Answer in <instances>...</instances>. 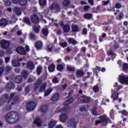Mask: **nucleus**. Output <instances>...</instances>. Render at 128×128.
Returning a JSON list of instances; mask_svg holds the SVG:
<instances>
[{
  "mask_svg": "<svg viewBox=\"0 0 128 128\" xmlns=\"http://www.w3.org/2000/svg\"><path fill=\"white\" fill-rule=\"evenodd\" d=\"M10 57H6V58H5L6 64H8V62H10Z\"/></svg>",
  "mask_w": 128,
  "mask_h": 128,
  "instance_id": "nucleus-58",
  "label": "nucleus"
},
{
  "mask_svg": "<svg viewBox=\"0 0 128 128\" xmlns=\"http://www.w3.org/2000/svg\"><path fill=\"white\" fill-rule=\"evenodd\" d=\"M116 8H120L122 5L120 4L117 3L116 5Z\"/></svg>",
  "mask_w": 128,
  "mask_h": 128,
  "instance_id": "nucleus-57",
  "label": "nucleus"
},
{
  "mask_svg": "<svg viewBox=\"0 0 128 128\" xmlns=\"http://www.w3.org/2000/svg\"><path fill=\"white\" fill-rule=\"evenodd\" d=\"M4 74V68H0V76Z\"/></svg>",
  "mask_w": 128,
  "mask_h": 128,
  "instance_id": "nucleus-61",
  "label": "nucleus"
},
{
  "mask_svg": "<svg viewBox=\"0 0 128 128\" xmlns=\"http://www.w3.org/2000/svg\"><path fill=\"white\" fill-rule=\"evenodd\" d=\"M122 114H123V116H128V112H126V110H122L120 112Z\"/></svg>",
  "mask_w": 128,
  "mask_h": 128,
  "instance_id": "nucleus-51",
  "label": "nucleus"
},
{
  "mask_svg": "<svg viewBox=\"0 0 128 128\" xmlns=\"http://www.w3.org/2000/svg\"><path fill=\"white\" fill-rule=\"evenodd\" d=\"M118 80L121 84L128 86V76L121 74L118 76Z\"/></svg>",
  "mask_w": 128,
  "mask_h": 128,
  "instance_id": "nucleus-2",
  "label": "nucleus"
},
{
  "mask_svg": "<svg viewBox=\"0 0 128 128\" xmlns=\"http://www.w3.org/2000/svg\"><path fill=\"white\" fill-rule=\"evenodd\" d=\"M14 93L12 92V94H10V96L8 100V104H10V100L12 99V98L14 96Z\"/></svg>",
  "mask_w": 128,
  "mask_h": 128,
  "instance_id": "nucleus-40",
  "label": "nucleus"
},
{
  "mask_svg": "<svg viewBox=\"0 0 128 128\" xmlns=\"http://www.w3.org/2000/svg\"><path fill=\"white\" fill-rule=\"evenodd\" d=\"M92 114L94 116H96V107H94L92 109Z\"/></svg>",
  "mask_w": 128,
  "mask_h": 128,
  "instance_id": "nucleus-47",
  "label": "nucleus"
},
{
  "mask_svg": "<svg viewBox=\"0 0 128 128\" xmlns=\"http://www.w3.org/2000/svg\"><path fill=\"white\" fill-rule=\"evenodd\" d=\"M0 44H1L2 48H8L10 46V42L6 40H2L0 41Z\"/></svg>",
  "mask_w": 128,
  "mask_h": 128,
  "instance_id": "nucleus-7",
  "label": "nucleus"
},
{
  "mask_svg": "<svg viewBox=\"0 0 128 128\" xmlns=\"http://www.w3.org/2000/svg\"><path fill=\"white\" fill-rule=\"evenodd\" d=\"M33 30L35 32H40V28H38V26H35L33 28Z\"/></svg>",
  "mask_w": 128,
  "mask_h": 128,
  "instance_id": "nucleus-49",
  "label": "nucleus"
},
{
  "mask_svg": "<svg viewBox=\"0 0 128 128\" xmlns=\"http://www.w3.org/2000/svg\"><path fill=\"white\" fill-rule=\"evenodd\" d=\"M42 42L40 40L37 41L35 44L36 48L38 49L42 48Z\"/></svg>",
  "mask_w": 128,
  "mask_h": 128,
  "instance_id": "nucleus-21",
  "label": "nucleus"
},
{
  "mask_svg": "<svg viewBox=\"0 0 128 128\" xmlns=\"http://www.w3.org/2000/svg\"><path fill=\"white\" fill-rule=\"evenodd\" d=\"M42 82L40 79H38L36 81V82L34 83V90H38V88L40 86V84H42Z\"/></svg>",
  "mask_w": 128,
  "mask_h": 128,
  "instance_id": "nucleus-10",
  "label": "nucleus"
},
{
  "mask_svg": "<svg viewBox=\"0 0 128 128\" xmlns=\"http://www.w3.org/2000/svg\"><path fill=\"white\" fill-rule=\"evenodd\" d=\"M70 4V0H64L63 2L64 6H68Z\"/></svg>",
  "mask_w": 128,
  "mask_h": 128,
  "instance_id": "nucleus-31",
  "label": "nucleus"
},
{
  "mask_svg": "<svg viewBox=\"0 0 128 128\" xmlns=\"http://www.w3.org/2000/svg\"><path fill=\"white\" fill-rule=\"evenodd\" d=\"M84 18H87V20H90L92 18V14H85L84 15Z\"/></svg>",
  "mask_w": 128,
  "mask_h": 128,
  "instance_id": "nucleus-28",
  "label": "nucleus"
},
{
  "mask_svg": "<svg viewBox=\"0 0 128 128\" xmlns=\"http://www.w3.org/2000/svg\"><path fill=\"white\" fill-rule=\"evenodd\" d=\"M22 80V78L20 76H18L15 78V82L16 84H20Z\"/></svg>",
  "mask_w": 128,
  "mask_h": 128,
  "instance_id": "nucleus-22",
  "label": "nucleus"
},
{
  "mask_svg": "<svg viewBox=\"0 0 128 128\" xmlns=\"http://www.w3.org/2000/svg\"><path fill=\"white\" fill-rule=\"evenodd\" d=\"M72 32H78L80 28L76 24H72L71 26Z\"/></svg>",
  "mask_w": 128,
  "mask_h": 128,
  "instance_id": "nucleus-15",
  "label": "nucleus"
},
{
  "mask_svg": "<svg viewBox=\"0 0 128 128\" xmlns=\"http://www.w3.org/2000/svg\"><path fill=\"white\" fill-rule=\"evenodd\" d=\"M93 90L94 92H98V90H100V88H98V86H94L93 88Z\"/></svg>",
  "mask_w": 128,
  "mask_h": 128,
  "instance_id": "nucleus-45",
  "label": "nucleus"
},
{
  "mask_svg": "<svg viewBox=\"0 0 128 128\" xmlns=\"http://www.w3.org/2000/svg\"><path fill=\"white\" fill-rule=\"evenodd\" d=\"M48 105H43L40 107V110L41 112L44 114L48 112Z\"/></svg>",
  "mask_w": 128,
  "mask_h": 128,
  "instance_id": "nucleus-12",
  "label": "nucleus"
},
{
  "mask_svg": "<svg viewBox=\"0 0 128 128\" xmlns=\"http://www.w3.org/2000/svg\"><path fill=\"white\" fill-rule=\"evenodd\" d=\"M60 46H62V48H66L68 46V42H60L59 43Z\"/></svg>",
  "mask_w": 128,
  "mask_h": 128,
  "instance_id": "nucleus-37",
  "label": "nucleus"
},
{
  "mask_svg": "<svg viewBox=\"0 0 128 128\" xmlns=\"http://www.w3.org/2000/svg\"><path fill=\"white\" fill-rule=\"evenodd\" d=\"M60 99V95L58 93H56L54 94L52 98H51V100L53 102H57Z\"/></svg>",
  "mask_w": 128,
  "mask_h": 128,
  "instance_id": "nucleus-17",
  "label": "nucleus"
},
{
  "mask_svg": "<svg viewBox=\"0 0 128 128\" xmlns=\"http://www.w3.org/2000/svg\"><path fill=\"white\" fill-rule=\"evenodd\" d=\"M82 32H83L84 34H88V31H87L86 29V28L83 29Z\"/></svg>",
  "mask_w": 128,
  "mask_h": 128,
  "instance_id": "nucleus-64",
  "label": "nucleus"
},
{
  "mask_svg": "<svg viewBox=\"0 0 128 128\" xmlns=\"http://www.w3.org/2000/svg\"><path fill=\"white\" fill-rule=\"evenodd\" d=\"M65 66L66 64L63 63L62 64L58 65L56 68L59 72H62V70H64V68H65Z\"/></svg>",
  "mask_w": 128,
  "mask_h": 128,
  "instance_id": "nucleus-23",
  "label": "nucleus"
},
{
  "mask_svg": "<svg viewBox=\"0 0 128 128\" xmlns=\"http://www.w3.org/2000/svg\"><path fill=\"white\" fill-rule=\"evenodd\" d=\"M128 64L124 63L123 64V70H128Z\"/></svg>",
  "mask_w": 128,
  "mask_h": 128,
  "instance_id": "nucleus-50",
  "label": "nucleus"
},
{
  "mask_svg": "<svg viewBox=\"0 0 128 128\" xmlns=\"http://www.w3.org/2000/svg\"><path fill=\"white\" fill-rule=\"evenodd\" d=\"M48 70L50 72H54V70H56V66L54 64H50L48 67Z\"/></svg>",
  "mask_w": 128,
  "mask_h": 128,
  "instance_id": "nucleus-25",
  "label": "nucleus"
},
{
  "mask_svg": "<svg viewBox=\"0 0 128 128\" xmlns=\"http://www.w3.org/2000/svg\"><path fill=\"white\" fill-rule=\"evenodd\" d=\"M36 104L33 102H30L26 104V110L28 112H32V110H34L36 108Z\"/></svg>",
  "mask_w": 128,
  "mask_h": 128,
  "instance_id": "nucleus-5",
  "label": "nucleus"
},
{
  "mask_svg": "<svg viewBox=\"0 0 128 128\" xmlns=\"http://www.w3.org/2000/svg\"><path fill=\"white\" fill-rule=\"evenodd\" d=\"M12 64L14 66H20V62L16 60H14L12 62Z\"/></svg>",
  "mask_w": 128,
  "mask_h": 128,
  "instance_id": "nucleus-32",
  "label": "nucleus"
},
{
  "mask_svg": "<svg viewBox=\"0 0 128 128\" xmlns=\"http://www.w3.org/2000/svg\"><path fill=\"white\" fill-rule=\"evenodd\" d=\"M122 64V62L121 60H118L117 62V64H118L119 66H121Z\"/></svg>",
  "mask_w": 128,
  "mask_h": 128,
  "instance_id": "nucleus-62",
  "label": "nucleus"
},
{
  "mask_svg": "<svg viewBox=\"0 0 128 128\" xmlns=\"http://www.w3.org/2000/svg\"><path fill=\"white\" fill-rule=\"evenodd\" d=\"M50 10H60V6L56 3H53L50 7Z\"/></svg>",
  "mask_w": 128,
  "mask_h": 128,
  "instance_id": "nucleus-8",
  "label": "nucleus"
},
{
  "mask_svg": "<svg viewBox=\"0 0 128 128\" xmlns=\"http://www.w3.org/2000/svg\"><path fill=\"white\" fill-rule=\"evenodd\" d=\"M77 76H78L79 78H81V76H84V72L82 70H78L76 72Z\"/></svg>",
  "mask_w": 128,
  "mask_h": 128,
  "instance_id": "nucleus-34",
  "label": "nucleus"
},
{
  "mask_svg": "<svg viewBox=\"0 0 128 128\" xmlns=\"http://www.w3.org/2000/svg\"><path fill=\"white\" fill-rule=\"evenodd\" d=\"M46 83H44L40 87L39 90L40 92H44V90H46Z\"/></svg>",
  "mask_w": 128,
  "mask_h": 128,
  "instance_id": "nucleus-30",
  "label": "nucleus"
},
{
  "mask_svg": "<svg viewBox=\"0 0 128 128\" xmlns=\"http://www.w3.org/2000/svg\"><path fill=\"white\" fill-rule=\"evenodd\" d=\"M20 116L16 112H10L7 114L6 120L9 124H14L18 120Z\"/></svg>",
  "mask_w": 128,
  "mask_h": 128,
  "instance_id": "nucleus-1",
  "label": "nucleus"
},
{
  "mask_svg": "<svg viewBox=\"0 0 128 128\" xmlns=\"http://www.w3.org/2000/svg\"><path fill=\"white\" fill-rule=\"evenodd\" d=\"M67 70H69V72H74L76 68L74 67L68 66L67 68Z\"/></svg>",
  "mask_w": 128,
  "mask_h": 128,
  "instance_id": "nucleus-48",
  "label": "nucleus"
},
{
  "mask_svg": "<svg viewBox=\"0 0 128 128\" xmlns=\"http://www.w3.org/2000/svg\"><path fill=\"white\" fill-rule=\"evenodd\" d=\"M42 32L44 36H48V30L47 28H43L42 30Z\"/></svg>",
  "mask_w": 128,
  "mask_h": 128,
  "instance_id": "nucleus-38",
  "label": "nucleus"
},
{
  "mask_svg": "<svg viewBox=\"0 0 128 128\" xmlns=\"http://www.w3.org/2000/svg\"><path fill=\"white\" fill-rule=\"evenodd\" d=\"M114 86V88H117L118 90H120V88H122V86L121 85H118V82H116Z\"/></svg>",
  "mask_w": 128,
  "mask_h": 128,
  "instance_id": "nucleus-36",
  "label": "nucleus"
},
{
  "mask_svg": "<svg viewBox=\"0 0 128 128\" xmlns=\"http://www.w3.org/2000/svg\"><path fill=\"white\" fill-rule=\"evenodd\" d=\"M40 6H46V0H39Z\"/></svg>",
  "mask_w": 128,
  "mask_h": 128,
  "instance_id": "nucleus-39",
  "label": "nucleus"
},
{
  "mask_svg": "<svg viewBox=\"0 0 128 128\" xmlns=\"http://www.w3.org/2000/svg\"><path fill=\"white\" fill-rule=\"evenodd\" d=\"M48 50L49 52H52V46L50 45L48 46Z\"/></svg>",
  "mask_w": 128,
  "mask_h": 128,
  "instance_id": "nucleus-56",
  "label": "nucleus"
},
{
  "mask_svg": "<svg viewBox=\"0 0 128 128\" xmlns=\"http://www.w3.org/2000/svg\"><path fill=\"white\" fill-rule=\"evenodd\" d=\"M42 120L40 118H36L34 121V124H36L37 126H42Z\"/></svg>",
  "mask_w": 128,
  "mask_h": 128,
  "instance_id": "nucleus-18",
  "label": "nucleus"
},
{
  "mask_svg": "<svg viewBox=\"0 0 128 128\" xmlns=\"http://www.w3.org/2000/svg\"><path fill=\"white\" fill-rule=\"evenodd\" d=\"M22 76L24 78H28V72L26 70L22 71Z\"/></svg>",
  "mask_w": 128,
  "mask_h": 128,
  "instance_id": "nucleus-33",
  "label": "nucleus"
},
{
  "mask_svg": "<svg viewBox=\"0 0 128 128\" xmlns=\"http://www.w3.org/2000/svg\"><path fill=\"white\" fill-rule=\"evenodd\" d=\"M60 120L64 122H66V120H68V115L62 114L60 116Z\"/></svg>",
  "mask_w": 128,
  "mask_h": 128,
  "instance_id": "nucleus-13",
  "label": "nucleus"
},
{
  "mask_svg": "<svg viewBox=\"0 0 128 128\" xmlns=\"http://www.w3.org/2000/svg\"><path fill=\"white\" fill-rule=\"evenodd\" d=\"M12 0V2L13 4H20V0Z\"/></svg>",
  "mask_w": 128,
  "mask_h": 128,
  "instance_id": "nucleus-55",
  "label": "nucleus"
},
{
  "mask_svg": "<svg viewBox=\"0 0 128 128\" xmlns=\"http://www.w3.org/2000/svg\"><path fill=\"white\" fill-rule=\"evenodd\" d=\"M8 94H6L3 96V100H8Z\"/></svg>",
  "mask_w": 128,
  "mask_h": 128,
  "instance_id": "nucleus-60",
  "label": "nucleus"
},
{
  "mask_svg": "<svg viewBox=\"0 0 128 128\" xmlns=\"http://www.w3.org/2000/svg\"><path fill=\"white\" fill-rule=\"evenodd\" d=\"M108 56H114V52H112V50H110V51H108Z\"/></svg>",
  "mask_w": 128,
  "mask_h": 128,
  "instance_id": "nucleus-53",
  "label": "nucleus"
},
{
  "mask_svg": "<svg viewBox=\"0 0 128 128\" xmlns=\"http://www.w3.org/2000/svg\"><path fill=\"white\" fill-rule=\"evenodd\" d=\"M24 20L26 24H28L29 25L30 24V18L26 17L24 18Z\"/></svg>",
  "mask_w": 128,
  "mask_h": 128,
  "instance_id": "nucleus-44",
  "label": "nucleus"
},
{
  "mask_svg": "<svg viewBox=\"0 0 128 128\" xmlns=\"http://www.w3.org/2000/svg\"><path fill=\"white\" fill-rule=\"evenodd\" d=\"M78 122V120H76L74 118H72L68 121V126H69V128H76Z\"/></svg>",
  "mask_w": 128,
  "mask_h": 128,
  "instance_id": "nucleus-4",
  "label": "nucleus"
},
{
  "mask_svg": "<svg viewBox=\"0 0 128 128\" xmlns=\"http://www.w3.org/2000/svg\"><path fill=\"white\" fill-rule=\"evenodd\" d=\"M52 92V88H50L49 89L46 90L44 92V96H48L49 94H50V93Z\"/></svg>",
  "mask_w": 128,
  "mask_h": 128,
  "instance_id": "nucleus-29",
  "label": "nucleus"
},
{
  "mask_svg": "<svg viewBox=\"0 0 128 128\" xmlns=\"http://www.w3.org/2000/svg\"><path fill=\"white\" fill-rule=\"evenodd\" d=\"M64 32H68L70 30V26L69 25H65L63 28Z\"/></svg>",
  "mask_w": 128,
  "mask_h": 128,
  "instance_id": "nucleus-26",
  "label": "nucleus"
},
{
  "mask_svg": "<svg viewBox=\"0 0 128 128\" xmlns=\"http://www.w3.org/2000/svg\"><path fill=\"white\" fill-rule=\"evenodd\" d=\"M111 98L113 100H116L118 98V89L112 90Z\"/></svg>",
  "mask_w": 128,
  "mask_h": 128,
  "instance_id": "nucleus-6",
  "label": "nucleus"
},
{
  "mask_svg": "<svg viewBox=\"0 0 128 128\" xmlns=\"http://www.w3.org/2000/svg\"><path fill=\"white\" fill-rule=\"evenodd\" d=\"M52 80L53 82H58V78L56 77H54V78H53Z\"/></svg>",
  "mask_w": 128,
  "mask_h": 128,
  "instance_id": "nucleus-59",
  "label": "nucleus"
},
{
  "mask_svg": "<svg viewBox=\"0 0 128 128\" xmlns=\"http://www.w3.org/2000/svg\"><path fill=\"white\" fill-rule=\"evenodd\" d=\"M52 22H53V24H55L56 26H58V20H54L52 19Z\"/></svg>",
  "mask_w": 128,
  "mask_h": 128,
  "instance_id": "nucleus-52",
  "label": "nucleus"
},
{
  "mask_svg": "<svg viewBox=\"0 0 128 128\" xmlns=\"http://www.w3.org/2000/svg\"><path fill=\"white\" fill-rule=\"evenodd\" d=\"M12 66H7L5 68V72H10V70H12Z\"/></svg>",
  "mask_w": 128,
  "mask_h": 128,
  "instance_id": "nucleus-41",
  "label": "nucleus"
},
{
  "mask_svg": "<svg viewBox=\"0 0 128 128\" xmlns=\"http://www.w3.org/2000/svg\"><path fill=\"white\" fill-rule=\"evenodd\" d=\"M31 20L34 24H38V22H40L38 18L36 15L32 16Z\"/></svg>",
  "mask_w": 128,
  "mask_h": 128,
  "instance_id": "nucleus-14",
  "label": "nucleus"
},
{
  "mask_svg": "<svg viewBox=\"0 0 128 128\" xmlns=\"http://www.w3.org/2000/svg\"><path fill=\"white\" fill-rule=\"evenodd\" d=\"M30 36L32 40H34V38H36V36L34 35V34L31 33L30 34Z\"/></svg>",
  "mask_w": 128,
  "mask_h": 128,
  "instance_id": "nucleus-54",
  "label": "nucleus"
},
{
  "mask_svg": "<svg viewBox=\"0 0 128 128\" xmlns=\"http://www.w3.org/2000/svg\"><path fill=\"white\" fill-rule=\"evenodd\" d=\"M56 124V121L54 120H51L48 124V128H54Z\"/></svg>",
  "mask_w": 128,
  "mask_h": 128,
  "instance_id": "nucleus-16",
  "label": "nucleus"
},
{
  "mask_svg": "<svg viewBox=\"0 0 128 128\" xmlns=\"http://www.w3.org/2000/svg\"><path fill=\"white\" fill-rule=\"evenodd\" d=\"M74 102V98H70L68 100H66L65 102H64V106H68V104H72Z\"/></svg>",
  "mask_w": 128,
  "mask_h": 128,
  "instance_id": "nucleus-24",
  "label": "nucleus"
},
{
  "mask_svg": "<svg viewBox=\"0 0 128 128\" xmlns=\"http://www.w3.org/2000/svg\"><path fill=\"white\" fill-rule=\"evenodd\" d=\"M16 52H17L18 54H22V56H26V50H24V48L22 47H18L16 49Z\"/></svg>",
  "mask_w": 128,
  "mask_h": 128,
  "instance_id": "nucleus-9",
  "label": "nucleus"
},
{
  "mask_svg": "<svg viewBox=\"0 0 128 128\" xmlns=\"http://www.w3.org/2000/svg\"><path fill=\"white\" fill-rule=\"evenodd\" d=\"M8 20L6 18H2L0 20V26L4 28L6 24H8Z\"/></svg>",
  "mask_w": 128,
  "mask_h": 128,
  "instance_id": "nucleus-11",
  "label": "nucleus"
},
{
  "mask_svg": "<svg viewBox=\"0 0 128 128\" xmlns=\"http://www.w3.org/2000/svg\"><path fill=\"white\" fill-rule=\"evenodd\" d=\"M69 42L71 44H76V40L72 38H69Z\"/></svg>",
  "mask_w": 128,
  "mask_h": 128,
  "instance_id": "nucleus-42",
  "label": "nucleus"
},
{
  "mask_svg": "<svg viewBox=\"0 0 128 128\" xmlns=\"http://www.w3.org/2000/svg\"><path fill=\"white\" fill-rule=\"evenodd\" d=\"M14 12L16 16H20L22 14V12L20 11V8L16 7L14 8Z\"/></svg>",
  "mask_w": 128,
  "mask_h": 128,
  "instance_id": "nucleus-27",
  "label": "nucleus"
},
{
  "mask_svg": "<svg viewBox=\"0 0 128 128\" xmlns=\"http://www.w3.org/2000/svg\"><path fill=\"white\" fill-rule=\"evenodd\" d=\"M27 67L30 70H33V68H34V64L32 61H28L27 64Z\"/></svg>",
  "mask_w": 128,
  "mask_h": 128,
  "instance_id": "nucleus-20",
  "label": "nucleus"
},
{
  "mask_svg": "<svg viewBox=\"0 0 128 128\" xmlns=\"http://www.w3.org/2000/svg\"><path fill=\"white\" fill-rule=\"evenodd\" d=\"M100 120H96V124H101L103 126H106V122L108 120V116L106 114H104L100 117Z\"/></svg>",
  "mask_w": 128,
  "mask_h": 128,
  "instance_id": "nucleus-3",
  "label": "nucleus"
},
{
  "mask_svg": "<svg viewBox=\"0 0 128 128\" xmlns=\"http://www.w3.org/2000/svg\"><path fill=\"white\" fill-rule=\"evenodd\" d=\"M80 100H82L84 102H85L86 104L90 100V98L88 96H83L82 97H80Z\"/></svg>",
  "mask_w": 128,
  "mask_h": 128,
  "instance_id": "nucleus-19",
  "label": "nucleus"
},
{
  "mask_svg": "<svg viewBox=\"0 0 128 128\" xmlns=\"http://www.w3.org/2000/svg\"><path fill=\"white\" fill-rule=\"evenodd\" d=\"M42 68L41 66H38L37 68V74L38 75L40 74V72H42Z\"/></svg>",
  "mask_w": 128,
  "mask_h": 128,
  "instance_id": "nucleus-43",
  "label": "nucleus"
},
{
  "mask_svg": "<svg viewBox=\"0 0 128 128\" xmlns=\"http://www.w3.org/2000/svg\"><path fill=\"white\" fill-rule=\"evenodd\" d=\"M8 88H14V84L12 82H10L8 84Z\"/></svg>",
  "mask_w": 128,
  "mask_h": 128,
  "instance_id": "nucleus-46",
  "label": "nucleus"
},
{
  "mask_svg": "<svg viewBox=\"0 0 128 128\" xmlns=\"http://www.w3.org/2000/svg\"><path fill=\"white\" fill-rule=\"evenodd\" d=\"M26 92H30V86H27L25 88Z\"/></svg>",
  "mask_w": 128,
  "mask_h": 128,
  "instance_id": "nucleus-63",
  "label": "nucleus"
},
{
  "mask_svg": "<svg viewBox=\"0 0 128 128\" xmlns=\"http://www.w3.org/2000/svg\"><path fill=\"white\" fill-rule=\"evenodd\" d=\"M18 104V98H16L13 100V101L11 102L12 106H14V104Z\"/></svg>",
  "mask_w": 128,
  "mask_h": 128,
  "instance_id": "nucleus-35",
  "label": "nucleus"
}]
</instances>
